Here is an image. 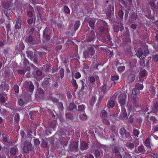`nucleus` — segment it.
Masks as SVG:
<instances>
[{
  "mask_svg": "<svg viewBox=\"0 0 158 158\" xmlns=\"http://www.w3.org/2000/svg\"><path fill=\"white\" fill-rule=\"evenodd\" d=\"M18 152V149L16 146L12 147L10 150V154L12 155H15L16 154L17 152Z\"/></svg>",
  "mask_w": 158,
  "mask_h": 158,
  "instance_id": "obj_17",
  "label": "nucleus"
},
{
  "mask_svg": "<svg viewBox=\"0 0 158 158\" xmlns=\"http://www.w3.org/2000/svg\"><path fill=\"white\" fill-rule=\"evenodd\" d=\"M142 121V118H140L137 119L136 122L138 124V125L140 126L141 125Z\"/></svg>",
  "mask_w": 158,
  "mask_h": 158,
  "instance_id": "obj_59",
  "label": "nucleus"
},
{
  "mask_svg": "<svg viewBox=\"0 0 158 158\" xmlns=\"http://www.w3.org/2000/svg\"><path fill=\"white\" fill-rule=\"evenodd\" d=\"M88 148V144L84 141H82L81 143L80 148L81 150H84L87 149Z\"/></svg>",
  "mask_w": 158,
  "mask_h": 158,
  "instance_id": "obj_15",
  "label": "nucleus"
},
{
  "mask_svg": "<svg viewBox=\"0 0 158 158\" xmlns=\"http://www.w3.org/2000/svg\"><path fill=\"white\" fill-rule=\"evenodd\" d=\"M127 146L130 149H132L134 147V144L133 143H131L129 144Z\"/></svg>",
  "mask_w": 158,
  "mask_h": 158,
  "instance_id": "obj_63",
  "label": "nucleus"
},
{
  "mask_svg": "<svg viewBox=\"0 0 158 158\" xmlns=\"http://www.w3.org/2000/svg\"><path fill=\"white\" fill-rule=\"evenodd\" d=\"M112 151L114 154L116 158H122L123 157V158H125V156L124 155L123 151H121L120 148L114 146L112 148Z\"/></svg>",
  "mask_w": 158,
  "mask_h": 158,
  "instance_id": "obj_6",
  "label": "nucleus"
},
{
  "mask_svg": "<svg viewBox=\"0 0 158 158\" xmlns=\"http://www.w3.org/2000/svg\"><path fill=\"white\" fill-rule=\"evenodd\" d=\"M107 115V113L105 110H102L100 114V116L101 117L102 119L106 118Z\"/></svg>",
  "mask_w": 158,
  "mask_h": 158,
  "instance_id": "obj_26",
  "label": "nucleus"
},
{
  "mask_svg": "<svg viewBox=\"0 0 158 158\" xmlns=\"http://www.w3.org/2000/svg\"><path fill=\"white\" fill-rule=\"evenodd\" d=\"M113 29L115 32H118L119 31V28L118 26L115 25L113 26Z\"/></svg>",
  "mask_w": 158,
  "mask_h": 158,
  "instance_id": "obj_54",
  "label": "nucleus"
},
{
  "mask_svg": "<svg viewBox=\"0 0 158 158\" xmlns=\"http://www.w3.org/2000/svg\"><path fill=\"white\" fill-rule=\"evenodd\" d=\"M23 86L31 93L33 92L34 89V86L32 82L30 81H25L23 84Z\"/></svg>",
  "mask_w": 158,
  "mask_h": 158,
  "instance_id": "obj_9",
  "label": "nucleus"
},
{
  "mask_svg": "<svg viewBox=\"0 0 158 158\" xmlns=\"http://www.w3.org/2000/svg\"><path fill=\"white\" fill-rule=\"evenodd\" d=\"M95 97L94 96H93L90 98L89 101L90 104L91 106H93L94 105V103L96 101Z\"/></svg>",
  "mask_w": 158,
  "mask_h": 158,
  "instance_id": "obj_37",
  "label": "nucleus"
},
{
  "mask_svg": "<svg viewBox=\"0 0 158 158\" xmlns=\"http://www.w3.org/2000/svg\"><path fill=\"white\" fill-rule=\"evenodd\" d=\"M75 105L73 103L70 104V110H72L76 108Z\"/></svg>",
  "mask_w": 158,
  "mask_h": 158,
  "instance_id": "obj_51",
  "label": "nucleus"
},
{
  "mask_svg": "<svg viewBox=\"0 0 158 158\" xmlns=\"http://www.w3.org/2000/svg\"><path fill=\"white\" fill-rule=\"evenodd\" d=\"M23 64L25 66H27L29 64V63L28 60L26 58H24Z\"/></svg>",
  "mask_w": 158,
  "mask_h": 158,
  "instance_id": "obj_60",
  "label": "nucleus"
},
{
  "mask_svg": "<svg viewBox=\"0 0 158 158\" xmlns=\"http://www.w3.org/2000/svg\"><path fill=\"white\" fill-rule=\"evenodd\" d=\"M148 14L146 15V16L148 18L152 19V16L151 15V11L149 10L148 11Z\"/></svg>",
  "mask_w": 158,
  "mask_h": 158,
  "instance_id": "obj_58",
  "label": "nucleus"
},
{
  "mask_svg": "<svg viewBox=\"0 0 158 158\" xmlns=\"http://www.w3.org/2000/svg\"><path fill=\"white\" fill-rule=\"evenodd\" d=\"M153 59L154 61H158V55H155L153 56Z\"/></svg>",
  "mask_w": 158,
  "mask_h": 158,
  "instance_id": "obj_64",
  "label": "nucleus"
},
{
  "mask_svg": "<svg viewBox=\"0 0 158 158\" xmlns=\"http://www.w3.org/2000/svg\"><path fill=\"white\" fill-rule=\"evenodd\" d=\"M140 90L136 89L135 87V89H133L132 90V94L133 95H134L131 98V97H129L128 98V101L127 102V105L128 106L130 104L131 102H133L134 105L136 108H139V109H141L140 107H139V106L136 103V102L138 101V98L136 95L139 94L140 93Z\"/></svg>",
  "mask_w": 158,
  "mask_h": 158,
  "instance_id": "obj_4",
  "label": "nucleus"
},
{
  "mask_svg": "<svg viewBox=\"0 0 158 158\" xmlns=\"http://www.w3.org/2000/svg\"><path fill=\"white\" fill-rule=\"evenodd\" d=\"M65 12L67 13H69V9L67 6H65L64 8Z\"/></svg>",
  "mask_w": 158,
  "mask_h": 158,
  "instance_id": "obj_62",
  "label": "nucleus"
},
{
  "mask_svg": "<svg viewBox=\"0 0 158 158\" xmlns=\"http://www.w3.org/2000/svg\"><path fill=\"white\" fill-rule=\"evenodd\" d=\"M6 31H7V35H8V32L10 31L11 30V25L9 23L6 24Z\"/></svg>",
  "mask_w": 158,
  "mask_h": 158,
  "instance_id": "obj_35",
  "label": "nucleus"
},
{
  "mask_svg": "<svg viewBox=\"0 0 158 158\" xmlns=\"http://www.w3.org/2000/svg\"><path fill=\"white\" fill-rule=\"evenodd\" d=\"M139 130L136 129H134L133 130V134L135 136L138 137V135L139 134Z\"/></svg>",
  "mask_w": 158,
  "mask_h": 158,
  "instance_id": "obj_41",
  "label": "nucleus"
},
{
  "mask_svg": "<svg viewBox=\"0 0 158 158\" xmlns=\"http://www.w3.org/2000/svg\"><path fill=\"white\" fill-rule=\"evenodd\" d=\"M18 103L20 106H23L27 103V100L24 98H23L18 100Z\"/></svg>",
  "mask_w": 158,
  "mask_h": 158,
  "instance_id": "obj_16",
  "label": "nucleus"
},
{
  "mask_svg": "<svg viewBox=\"0 0 158 158\" xmlns=\"http://www.w3.org/2000/svg\"><path fill=\"white\" fill-rule=\"evenodd\" d=\"M7 100V99L5 97L1 96L0 98V102L1 103H5Z\"/></svg>",
  "mask_w": 158,
  "mask_h": 158,
  "instance_id": "obj_49",
  "label": "nucleus"
},
{
  "mask_svg": "<svg viewBox=\"0 0 158 158\" xmlns=\"http://www.w3.org/2000/svg\"><path fill=\"white\" fill-rule=\"evenodd\" d=\"M13 88L16 93L18 94L19 93V87L18 85L17 84L15 85L14 86Z\"/></svg>",
  "mask_w": 158,
  "mask_h": 158,
  "instance_id": "obj_40",
  "label": "nucleus"
},
{
  "mask_svg": "<svg viewBox=\"0 0 158 158\" xmlns=\"http://www.w3.org/2000/svg\"><path fill=\"white\" fill-rule=\"evenodd\" d=\"M135 42L138 48L136 52V55L137 57L140 58L142 56H146L149 54L148 46L145 43L138 40L135 41Z\"/></svg>",
  "mask_w": 158,
  "mask_h": 158,
  "instance_id": "obj_1",
  "label": "nucleus"
},
{
  "mask_svg": "<svg viewBox=\"0 0 158 158\" xmlns=\"http://www.w3.org/2000/svg\"><path fill=\"white\" fill-rule=\"evenodd\" d=\"M149 4L151 9L154 11L157 10V6L155 5V3L154 1H151Z\"/></svg>",
  "mask_w": 158,
  "mask_h": 158,
  "instance_id": "obj_18",
  "label": "nucleus"
},
{
  "mask_svg": "<svg viewBox=\"0 0 158 158\" xmlns=\"http://www.w3.org/2000/svg\"><path fill=\"white\" fill-rule=\"evenodd\" d=\"M146 151L143 145L139 146L137 149H135V152L137 154L144 153Z\"/></svg>",
  "mask_w": 158,
  "mask_h": 158,
  "instance_id": "obj_14",
  "label": "nucleus"
},
{
  "mask_svg": "<svg viewBox=\"0 0 158 158\" xmlns=\"http://www.w3.org/2000/svg\"><path fill=\"white\" fill-rule=\"evenodd\" d=\"M95 51L92 47L89 48L83 52V55L85 58H90L94 54Z\"/></svg>",
  "mask_w": 158,
  "mask_h": 158,
  "instance_id": "obj_7",
  "label": "nucleus"
},
{
  "mask_svg": "<svg viewBox=\"0 0 158 158\" xmlns=\"http://www.w3.org/2000/svg\"><path fill=\"white\" fill-rule=\"evenodd\" d=\"M123 34L124 35H125L126 36H130V35H129V30L127 27H125V29H124V31L123 32Z\"/></svg>",
  "mask_w": 158,
  "mask_h": 158,
  "instance_id": "obj_32",
  "label": "nucleus"
},
{
  "mask_svg": "<svg viewBox=\"0 0 158 158\" xmlns=\"http://www.w3.org/2000/svg\"><path fill=\"white\" fill-rule=\"evenodd\" d=\"M3 141L7 143H11L10 141L9 140V139H8L6 137H4L2 138Z\"/></svg>",
  "mask_w": 158,
  "mask_h": 158,
  "instance_id": "obj_45",
  "label": "nucleus"
},
{
  "mask_svg": "<svg viewBox=\"0 0 158 158\" xmlns=\"http://www.w3.org/2000/svg\"><path fill=\"white\" fill-rule=\"evenodd\" d=\"M135 87L139 90H142L143 89V86L142 84L137 83L135 85Z\"/></svg>",
  "mask_w": 158,
  "mask_h": 158,
  "instance_id": "obj_31",
  "label": "nucleus"
},
{
  "mask_svg": "<svg viewBox=\"0 0 158 158\" xmlns=\"http://www.w3.org/2000/svg\"><path fill=\"white\" fill-rule=\"evenodd\" d=\"M80 25V22L79 21H77L75 23L74 26V30L75 31L77 30L78 28Z\"/></svg>",
  "mask_w": 158,
  "mask_h": 158,
  "instance_id": "obj_33",
  "label": "nucleus"
},
{
  "mask_svg": "<svg viewBox=\"0 0 158 158\" xmlns=\"http://www.w3.org/2000/svg\"><path fill=\"white\" fill-rule=\"evenodd\" d=\"M37 92L40 94H43L44 93V90L40 88L38 89Z\"/></svg>",
  "mask_w": 158,
  "mask_h": 158,
  "instance_id": "obj_56",
  "label": "nucleus"
},
{
  "mask_svg": "<svg viewBox=\"0 0 158 158\" xmlns=\"http://www.w3.org/2000/svg\"><path fill=\"white\" fill-rule=\"evenodd\" d=\"M78 150V144L77 142L73 140L71 141L70 143V152H76Z\"/></svg>",
  "mask_w": 158,
  "mask_h": 158,
  "instance_id": "obj_8",
  "label": "nucleus"
},
{
  "mask_svg": "<svg viewBox=\"0 0 158 158\" xmlns=\"http://www.w3.org/2000/svg\"><path fill=\"white\" fill-rule=\"evenodd\" d=\"M21 147L23 151L26 153H28L29 151L32 150V145L30 141L25 140L22 143Z\"/></svg>",
  "mask_w": 158,
  "mask_h": 158,
  "instance_id": "obj_5",
  "label": "nucleus"
},
{
  "mask_svg": "<svg viewBox=\"0 0 158 158\" xmlns=\"http://www.w3.org/2000/svg\"><path fill=\"white\" fill-rule=\"evenodd\" d=\"M99 64L97 61H94L93 63V67L94 68L98 69V66Z\"/></svg>",
  "mask_w": 158,
  "mask_h": 158,
  "instance_id": "obj_57",
  "label": "nucleus"
},
{
  "mask_svg": "<svg viewBox=\"0 0 158 158\" xmlns=\"http://www.w3.org/2000/svg\"><path fill=\"white\" fill-rule=\"evenodd\" d=\"M74 76V77L76 79H78L80 78L81 77V75L80 73L77 72L75 74H74L73 76Z\"/></svg>",
  "mask_w": 158,
  "mask_h": 158,
  "instance_id": "obj_50",
  "label": "nucleus"
},
{
  "mask_svg": "<svg viewBox=\"0 0 158 158\" xmlns=\"http://www.w3.org/2000/svg\"><path fill=\"white\" fill-rule=\"evenodd\" d=\"M79 118L81 120L83 121L87 120V115L85 113L80 114Z\"/></svg>",
  "mask_w": 158,
  "mask_h": 158,
  "instance_id": "obj_27",
  "label": "nucleus"
},
{
  "mask_svg": "<svg viewBox=\"0 0 158 158\" xmlns=\"http://www.w3.org/2000/svg\"><path fill=\"white\" fill-rule=\"evenodd\" d=\"M123 12L122 10H120L118 12V16L121 18L123 17Z\"/></svg>",
  "mask_w": 158,
  "mask_h": 158,
  "instance_id": "obj_61",
  "label": "nucleus"
},
{
  "mask_svg": "<svg viewBox=\"0 0 158 158\" xmlns=\"http://www.w3.org/2000/svg\"><path fill=\"white\" fill-rule=\"evenodd\" d=\"M111 79L113 81H116L118 80L119 78V76L118 75L115 76H111Z\"/></svg>",
  "mask_w": 158,
  "mask_h": 158,
  "instance_id": "obj_55",
  "label": "nucleus"
},
{
  "mask_svg": "<svg viewBox=\"0 0 158 158\" xmlns=\"http://www.w3.org/2000/svg\"><path fill=\"white\" fill-rule=\"evenodd\" d=\"M150 120L153 122V124H157L158 123L157 120L154 116H151L150 118Z\"/></svg>",
  "mask_w": 158,
  "mask_h": 158,
  "instance_id": "obj_38",
  "label": "nucleus"
},
{
  "mask_svg": "<svg viewBox=\"0 0 158 158\" xmlns=\"http://www.w3.org/2000/svg\"><path fill=\"white\" fill-rule=\"evenodd\" d=\"M126 94L124 93L121 92L118 96L119 103L122 107V112L120 114V119L125 118L127 117V114L124 106L126 102Z\"/></svg>",
  "mask_w": 158,
  "mask_h": 158,
  "instance_id": "obj_2",
  "label": "nucleus"
},
{
  "mask_svg": "<svg viewBox=\"0 0 158 158\" xmlns=\"http://www.w3.org/2000/svg\"><path fill=\"white\" fill-rule=\"evenodd\" d=\"M152 109L155 113L158 112V102H156L154 104Z\"/></svg>",
  "mask_w": 158,
  "mask_h": 158,
  "instance_id": "obj_21",
  "label": "nucleus"
},
{
  "mask_svg": "<svg viewBox=\"0 0 158 158\" xmlns=\"http://www.w3.org/2000/svg\"><path fill=\"white\" fill-rule=\"evenodd\" d=\"M85 109V106L83 105H79L78 106V110L79 111H82L84 110Z\"/></svg>",
  "mask_w": 158,
  "mask_h": 158,
  "instance_id": "obj_46",
  "label": "nucleus"
},
{
  "mask_svg": "<svg viewBox=\"0 0 158 158\" xmlns=\"http://www.w3.org/2000/svg\"><path fill=\"white\" fill-rule=\"evenodd\" d=\"M131 42V40L130 39V36H126L125 38H124L123 39L122 42L123 44L126 45Z\"/></svg>",
  "mask_w": 158,
  "mask_h": 158,
  "instance_id": "obj_20",
  "label": "nucleus"
},
{
  "mask_svg": "<svg viewBox=\"0 0 158 158\" xmlns=\"http://www.w3.org/2000/svg\"><path fill=\"white\" fill-rule=\"evenodd\" d=\"M136 18V15L135 13H132L130 18V20L131 21H134Z\"/></svg>",
  "mask_w": 158,
  "mask_h": 158,
  "instance_id": "obj_36",
  "label": "nucleus"
},
{
  "mask_svg": "<svg viewBox=\"0 0 158 158\" xmlns=\"http://www.w3.org/2000/svg\"><path fill=\"white\" fill-rule=\"evenodd\" d=\"M27 57L30 59H33V53L32 51L28 50L26 51Z\"/></svg>",
  "mask_w": 158,
  "mask_h": 158,
  "instance_id": "obj_25",
  "label": "nucleus"
},
{
  "mask_svg": "<svg viewBox=\"0 0 158 158\" xmlns=\"http://www.w3.org/2000/svg\"><path fill=\"white\" fill-rule=\"evenodd\" d=\"M145 145L148 148L151 149V146L152 145V144L151 143L149 138H147L145 140Z\"/></svg>",
  "mask_w": 158,
  "mask_h": 158,
  "instance_id": "obj_24",
  "label": "nucleus"
},
{
  "mask_svg": "<svg viewBox=\"0 0 158 158\" xmlns=\"http://www.w3.org/2000/svg\"><path fill=\"white\" fill-rule=\"evenodd\" d=\"M46 33L45 30H44L43 32V36L45 40L48 41L50 39V37L48 35L46 34Z\"/></svg>",
  "mask_w": 158,
  "mask_h": 158,
  "instance_id": "obj_28",
  "label": "nucleus"
},
{
  "mask_svg": "<svg viewBox=\"0 0 158 158\" xmlns=\"http://www.w3.org/2000/svg\"><path fill=\"white\" fill-rule=\"evenodd\" d=\"M126 131V130L125 129H124L123 128H122L120 129L119 132L121 135V137L124 135V134Z\"/></svg>",
  "mask_w": 158,
  "mask_h": 158,
  "instance_id": "obj_48",
  "label": "nucleus"
},
{
  "mask_svg": "<svg viewBox=\"0 0 158 158\" xmlns=\"http://www.w3.org/2000/svg\"><path fill=\"white\" fill-rule=\"evenodd\" d=\"M52 130L49 129V128H47L46 129L45 131V134L48 135H49L50 134H51L52 133Z\"/></svg>",
  "mask_w": 158,
  "mask_h": 158,
  "instance_id": "obj_52",
  "label": "nucleus"
},
{
  "mask_svg": "<svg viewBox=\"0 0 158 158\" xmlns=\"http://www.w3.org/2000/svg\"><path fill=\"white\" fill-rule=\"evenodd\" d=\"M147 72L145 69H142L140 71L139 75L138 77L137 80L139 82H142L146 77Z\"/></svg>",
  "mask_w": 158,
  "mask_h": 158,
  "instance_id": "obj_10",
  "label": "nucleus"
},
{
  "mask_svg": "<svg viewBox=\"0 0 158 158\" xmlns=\"http://www.w3.org/2000/svg\"><path fill=\"white\" fill-rule=\"evenodd\" d=\"M125 69V67L124 65L120 66L118 68V70L119 73H122L123 72Z\"/></svg>",
  "mask_w": 158,
  "mask_h": 158,
  "instance_id": "obj_30",
  "label": "nucleus"
},
{
  "mask_svg": "<svg viewBox=\"0 0 158 158\" xmlns=\"http://www.w3.org/2000/svg\"><path fill=\"white\" fill-rule=\"evenodd\" d=\"M64 71L63 68H61L60 70V78L62 79V78L64 76Z\"/></svg>",
  "mask_w": 158,
  "mask_h": 158,
  "instance_id": "obj_44",
  "label": "nucleus"
},
{
  "mask_svg": "<svg viewBox=\"0 0 158 158\" xmlns=\"http://www.w3.org/2000/svg\"><path fill=\"white\" fill-rule=\"evenodd\" d=\"M4 6L5 7L4 13L7 17H9L10 12V4L9 3H6Z\"/></svg>",
  "mask_w": 158,
  "mask_h": 158,
  "instance_id": "obj_12",
  "label": "nucleus"
},
{
  "mask_svg": "<svg viewBox=\"0 0 158 158\" xmlns=\"http://www.w3.org/2000/svg\"><path fill=\"white\" fill-rule=\"evenodd\" d=\"M135 79V76L134 74H130L128 77L127 80L129 83H131L133 82Z\"/></svg>",
  "mask_w": 158,
  "mask_h": 158,
  "instance_id": "obj_22",
  "label": "nucleus"
},
{
  "mask_svg": "<svg viewBox=\"0 0 158 158\" xmlns=\"http://www.w3.org/2000/svg\"><path fill=\"white\" fill-rule=\"evenodd\" d=\"M10 70L9 69H7L6 70L5 72V77L6 78H8L10 75Z\"/></svg>",
  "mask_w": 158,
  "mask_h": 158,
  "instance_id": "obj_34",
  "label": "nucleus"
},
{
  "mask_svg": "<svg viewBox=\"0 0 158 158\" xmlns=\"http://www.w3.org/2000/svg\"><path fill=\"white\" fill-rule=\"evenodd\" d=\"M102 122L105 125H110V122L106 118L102 119Z\"/></svg>",
  "mask_w": 158,
  "mask_h": 158,
  "instance_id": "obj_43",
  "label": "nucleus"
},
{
  "mask_svg": "<svg viewBox=\"0 0 158 158\" xmlns=\"http://www.w3.org/2000/svg\"><path fill=\"white\" fill-rule=\"evenodd\" d=\"M14 120L15 122L17 124H18L20 120V116L19 114L18 113H16L14 116Z\"/></svg>",
  "mask_w": 158,
  "mask_h": 158,
  "instance_id": "obj_23",
  "label": "nucleus"
},
{
  "mask_svg": "<svg viewBox=\"0 0 158 158\" xmlns=\"http://www.w3.org/2000/svg\"><path fill=\"white\" fill-rule=\"evenodd\" d=\"M130 136V134L128 132L126 131L124 135L121 137L123 139L127 138Z\"/></svg>",
  "mask_w": 158,
  "mask_h": 158,
  "instance_id": "obj_39",
  "label": "nucleus"
},
{
  "mask_svg": "<svg viewBox=\"0 0 158 158\" xmlns=\"http://www.w3.org/2000/svg\"><path fill=\"white\" fill-rule=\"evenodd\" d=\"M95 22V20L94 19H90L89 20V25L92 30L89 32L86 39V42L87 43L93 41L95 37V33L93 30L94 27Z\"/></svg>",
  "mask_w": 158,
  "mask_h": 158,
  "instance_id": "obj_3",
  "label": "nucleus"
},
{
  "mask_svg": "<svg viewBox=\"0 0 158 158\" xmlns=\"http://www.w3.org/2000/svg\"><path fill=\"white\" fill-rule=\"evenodd\" d=\"M73 86L75 87L76 89L77 88L78 85L76 81L74 79H72L71 82Z\"/></svg>",
  "mask_w": 158,
  "mask_h": 158,
  "instance_id": "obj_42",
  "label": "nucleus"
},
{
  "mask_svg": "<svg viewBox=\"0 0 158 158\" xmlns=\"http://www.w3.org/2000/svg\"><path fill=\"white\" fill-rule=\"evenodd\" d=\"M94 155L96 157H99L100 155V152L98 150H96L95 152Z\"/></svg>",
  "mask_w": 158,
  "mask_h": 158,
  "instance_id": "obj_47",
  "label": "nucleus"
},
{
  "mask_svg": "<svg viewBox=\"0 0 158 158\" xmlns=\"http://www.w3.org/2000/svg\"><path fill=\"white\" fill-rule=\"evenodd\" d=\"M22 20L21 17H18L16 20V22L15 25V28L16 29H19L21 28L22 25Z\"/></svg>",
  "mask_w": 158,
  "mask_h": 158,
  "instance_id": "obj_13",
  "label": "nucleus"
},
{
  "mask_svg": "<svg viewBox=\"0 0 158 158\" xmlns=\"http://www.w3.org/2000/svg\"><path fill=\"white\" fill-rule=\"evenodd\" d=\"M42 146L43 148H49L48 143L46 140H44L42 141Z\"/></svg>",
  "mask_w": 158,
  "mask_h": 158,
  "instance_id": "obj_29",
  "label": "nucleus"
},
{
  "mask_svg": "<svg viewBox=\"0 0 158 158\" xmlns=\"http://www.w3.org/2000/svg\"><path fill=\"white\" fill-rule=\"evenodd\" d=\"M106 36L104 37V39L106 41H109L110 40V38L109 35L107 33L105 35Z\"/></svg>",
  "mask_w": 158,
  "mask_h": 158,
  "instance_id": "obj_53",
  "label": "nucleus"
},
{
  "mask_svg": "<svg viewBox=\"0 0 158 158\" xmlns=\"http://www.w3.org/2000/svg\"><path fill=\"white\" fill-rule=\"evenodd\" d=\"M25 41L28 44L34 45L38 44V43L35 41L33 39V37L31 35H29L28 36H26L25 39Z\"/></svg>",
  "mask_w": 158,
  "mask_h": 158,
  "instance_id": "obj_11",
  "label": "nucleus"
},
{
  "mask_svg": "<svg viewBox=\"0 0 158 158\" xmlns=\"http://www.w3.org/2000/svg\"><path fill=\"white\" fill-rule=\"evenodd\" d=\"M115 104V102L112 100H109L108 102L107 106L108 108H112L113 107Z\"/></svg>",
  "mask_w": 158,
  "mask_h": 158,
  "instance_id": "obj_19",
  "label": "nucleus"
}]
</instances>
